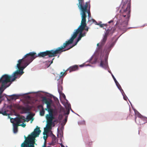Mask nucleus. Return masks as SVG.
Returning <instances> with one entry per match:
<instances>
[{
  "mask_svg": "<svg viewBox=\"0 0 147 147\" xmlns=\"http://www.w3.org/2000/svg\"><path fill=\"white\" fill-rule=\"evenodd\" d=\"M63 48L58 47L55 50L40 52L38 54L34 52H30L25 55L22 59L19 60L17 64H29L34 59L38 57H43L47 55H48L49 57L56 56L57 54L61 53V51Z\"/></svg>",
  "mask_w": 147,
  "mask_h": 147,
  "instance_id": "f257e3e1",
  "label": "nucleus"
},
{
  "mask_svg": "<svg viewBox=\"0 0 147 147\" xmlns=\"http://www.w3.org/2000/svg\"><path fill=\"white\" fill-rule=\"evenodd\" d=\"M85 15L84 12L82 16V20L81 21V25L79 26L78 29L76 30V31L74 32L70 39L68 41L66 42V43L65 44L63 47H65L66 46L72 43L74 40L76 38L77 35L79 33H80V34L78 38L79 40H80L82 37L86 36V32H84L82 33L83 31L84 30V28L86 27V25H87L86 23V20L85 19Z\"/></svg>",
  "mask_w": 147,
  "mask_h": 147,
  "instance_id": "f03ea898",
  "label": "nucleus"
},
{
  "mask_svg": "<svg viewBox=\"0 0 147 147\" xmlns=\"http://www.w3.org/2000/svg\"><path fill=\"white\" fill-rule=\"evenodd\" d=\"M41 131L40 128L37 126L34 129V132L31 134V135L29 136L21 145V147H34V142L31 141L32 138H35L38 136Z\"/></svg>",
  "mask_w": 147,
  "mask_h": 147,
  "instance_id": "7ed1b4c3",
  "label": "nucleus"
},
{
  "mask_svg": "<svg viewBox=\"0 0 147 147\" xmlns=\"http://www.w3.org/2000/svg\"><path fill=\"white\" fill-rule=\"evenodd\" d=\"M78 1H79L78 5V7L81 10L82 12V13L81 14H82V16L84 12L85 15V19H86V12L88 13V17H91V13L90 11V5L89 9H87L89 3L86 2L84 5H82L84 3V0H78Z\"/></svg>",
  "mask_w": 147,
  "mask_h": 147,
  "instance_id": "20e7f679",
  "label": "nucleus"
},
{
  "mask_svg": "<svg viewBox=\"0 0 147 147\" xmlns=\"http://www.w3.org/2000/svg\"><path fill=\"white\" fill-rule=\"evenodd\" d=\"M108 57L107 56H101L99 59L97 56H93L90 60V62L92 64L99 63L100 64H107L108 63Z\"/></svg>",
  "mask_w": 147,
  "mask_h": 147,
  "instance_id": "39448f33",
  "label": "nucleus"
},
{
  "mask_svg": "<svg viewBox=\"0 0 147 147\" xmlns=\"http://www.w3.org/2000/svg\"><path fill=\"white\" fill-rule=\"evenodd\" d=\"M115 27H112L111 29H108L106 31L104 36L101 42L97 44V46H99V49H101L102 46L105 44L107 39L108 35H112L115 32Z\"/></svg>",
  "mask_w": 147,
  "mask_h": 147,
  "instance_id": "423d86ee",
  "label": "nucleus"
},
{
  "mask_svg": "<svg viewBox=\"0 0 147 147\" xmlns=\"http://www.w3.org/2000/svg\"><path fill=\"white\" fill-rule=\"evenodd\" d=\"M126 4L124 3L122 7V9L120 10L121 13H122V15L124 17H126L127 20H128L130 17V13L131 3L130 2H129L127 5L125 9Z\"/></svg>",
  "mask_w": 147,
  "mask_h": 147,
  "instance_id": "0eeeda50",
  "label": "nucleus"
},
{
  "mask_svg": "<svg viewBox=\"0 0 147 147\" xmlns=\"http://www.w3.org/2000/svg\"><path fill=\"white\" fill-rule=\"evenodd\" d=\"M78 66L77 65H75L70 67L69 68L67 69L65 71V72H61L60 73V75H59V77L61 78L62 76H64L66 75L67 73H66V71L69 70V72L75 71L78 69Z\"/></svg>",
  "mask_w": 147,
  "mask_h": 147,
  "instance_id": "6e6552de",
  "label": "nucleus"
},
{
  "mask_svg": "<svg viewBox=\"0 0 147 147\" xmlns=\"http://www.w3.org/2000/svg\"><path fill=\"white\" fill-rule=\"evenodd\" d=\"M45 110L47 111L49 113V114L46 115V119H54L55 118L53 115V109H45Z\"/></svg>",
  "mask_w": 147,
  "mask_h": 147,
  "instance_id": "1a4fd4ad",
  "label": "nucleus"
},
{
  "mask_svg": "<svg viewBox=\"0 0 147 147\" xmlns=\"http://www.w3.org/2000/svg\"><path fill=\"white\" fill-rule=\"evenodd\" d=\"M14 120L16 122V123H13L15 124H17V125H19V124L22 122H25L26 121L25 117L23 116H20L15 118L14 119Z\"/></svg>",
  "mask_w": 147,
  "mask_h": 147,
  "instance_id": "9d476101",
  "label": "nucleus"
},
{
  "mask_svg": "<svg viewBox=\"0 0 147 147\" xmlns=\"http://www.w3.org/2000/svg\"><path fill=\"white\" fill-rule=\"evenodd\" d=\"M80 40H78V39H77V41L75 43V44L74 45H73L72 46H71V47H70L69 48H67V49H66V48L68 46V45H68L67 46H65V47H63L64 46V45H65V43H66V42H67L68 41H66L65 43H63V45L62 46H61L60 47H59V48H61V47H63V49L61 50V53L62 52H64V51H67L68 50H69V49H70L71 48H72L73 47H74V46L75 45H77V44L78 42Z\"/></svg>",
  "mask_w": 147,
  "mask_h": 147,
  "instance_id": "9b49d317",
  "label": "nucleus"
},
{
  "mask_svg": "<svg viewBox=\"0 0 147 147\" xmlns=\"http://www.w3.org/2000/svg\"><path fill=\"white\" fill-rule=\"evenodd\" d=\"M42 101L47 105V108L46 109H51V105L52 103L51 100H48L46 97H44L42 98Z\"/></svg>",
  "mask_w": 147,
  "mask_h": 147,
  "instance_id": "f8f14e48",
  "label": "nucleus"
},
{
  "mask_svg": "<svg viewBox=\"0 0 147 147\" xmlns=\"http://www.w3.org/2000/svg\"><path fill=\"white\" fill-rule=\"evenodd\" d=\"M47 124L46 126V129L49 130L51 128V126L53 124V119H46Z\"/></svg>",
  "mask_w": 147,
  "mask_h": 147,
  "instance_id": "ddd939ff",
  "label": "nucleus"
},
{
  "mask_svg": "<svg viewBox=\"0 0 147 147\" xmlns=\"http://www.w3.org/2000/svg\"><path fill=\"white\" fill-rule=\"evenodd\" d=\"M20 109L23 111L24 113H27L30 110V109L28 107H21Z\"/></svg>",
  "mask_w": 147,
  "mask_h": 147,
  "instance_id": "4468645a",
  "label": "nucleus"
},
{
  "mask_svg": "<svg viewBox=\"0 0 147 147\" xmlns=\"http://www.w3.org/2000/svg\"><path fill=\"white\" fill-rule=\"evenodd\" d=\"M20 96V95L17 94H13L9 96L10 100H16Z\"/></svg>",
  "mask_w": 147,
  "mask_h": 147,
  "instance_id": "2eb2a0df",
  "label": "nucleus"
},
{
  "mask_svg": "<svg viewBox=\"0 0 147 147\" xmlns=\"http://www.w3.org/2000/svg\"><path fill=\"white\" fill-rule=\"evenodd\" d=\"M19 125H17V124H15L13 123V131L15 133H16L18 131V127L19 126Z\"/></svg>",
  "mask_w": 147,
  "mask_h": 147,
  "instance_id": "dca6fc26",
  "label": "nucleus"
},
{
  "mask_svg": "<svg viewBox=\"0 0 147 147\" xmlns=\"http://www.w3.org/2000/svg\"><path fill=\"white\" fill-rule=\"evenodd\" d=\"M115 45V42H112L110 45L109 47L108 48V51L107 52H109L111 50V48L113 47Z\"/></svg>",
  "mask_w": 147,
  "mask_h": 147,
  "instance_id": "f3484780",
  "label": "nucleus"
},
{
  "mask_svg": "<svg viewBox=\"0 0 147 147\" xmlns=\"http://www.w3.org/2000/svg\"><path fill=\"white\" fill-rule=\"evenodd\" d=\"M45 113V109H43L40 111V115L41 116H43Z\"/></svg>",
  "mask_w": 147,
  "mask_h": 147,
  "instance_id": "a211bd4d",
  "label": "nucleus"
},
{
  "mask_svg": "<svg viewBox=\"0 0 147 147\" xmlns=\"http://www.w3.org/2000/svg\"><path fill=\"white\" fill-rule=\"evenodd\" d=\"M32 116L31 115H28L26 119L27 120H26V121L27 122H28L29 121L30 119H32Z\"/></svg>",
  "mask_w": 147,
  "mask_h": 147,
  "instance_id": "6ab92c4d",
  "label": "nucleus"
},
{
  "mask_svg": "<svg viewBox=\"0 0 147 147\" xmlns=\"http://www.w3.org/2000/svg\"><path fill=\"white\" fill-rule=\"evenodd\" d=\"M68 108L67 109V112L66 113H65V114L68 115L70 111H69V107H70V105H68Z\"/></svg>",
  "mask_w": 147,
  "mask_h": 147,
  "instance_id": "aec40b11",
  "label": "nucleus"
},
{
  "mask_svg": "<svg viewBox=\"0 0 147 147\" xmlns=\"http://www.w3.org/2000/svg\"><path fill=\"white\" fill-rule=\"evenodd\" d=\"M137 116L140 118H141L142 120H144V119L142 116L141 115V114H140L139 112H138V114H137Z\"/></svg>",
  "mask_w": 147,
  "mask_h": 147,
  "instance_id": "412c9836",
  "label": "nucleus"
},
{
  "mask_svg": "<svg viewBox=\"0 0 147 147\" xmlns=\"http://www.w3.org/2000/svg\"><path fill=\"white\" fill-rule=\"evenodd\" d=\"M54 58H53V59H52V60L51 61H47L46 62L47 63H49L50 62V63L49 64H52L53 63V60H54Z\"/></svg>",
  "mask_w": 147,
  "mask_h": 147,
  "instance_id": "4be33fe9",
  "label": "nucleus"
},
{
  "mask_svg": "<svg viewBox=\"0 0 147 147\" xmlns=\"http://www.w3.org/2000/svg\"><path fill=\"white\" fill-rule=\"evenodd\" d=\"M19 126H21L22 127H24L26 126V124L24 123H23L22 124H19Z\"/></svg>",
  "mask_w": 147,
  "mask_h": 147,
  "instance_id": "5701e85b",
  "label": "nucleus"
},
{
  "mask_svg": "<svg viewBox=\"0 0 147 147\" xmlns=\"http://www.w3.org/2000/svg\"><path fill=\"white\" fill-rule=\"evenodd\" d=\"M107 26V24H101L100 25V26L101 27H103L104 26Z\"/></svg>",
  "mask_w": 147,
  "mask_h": 147,
  "instance_id": "b1692460",
  "label": "nucleus"
},
{
  "mask_svg": "<svg viewBox=\"0 0 147 147\" xmlns=\"http://www.w3.org/2000/svg\"><path fill=\"white\" fill-rule=\"evenodd\" d=\"M100 67H107L108 65H100Z\"/></svg>",
  "mask_w": 147,
  "mask_h": 147,
  "instance_id": "393cba45",
  "label": "nucleus"
},
{
  "mask_svg": "<svg viewBox=\"0 0 147 147\" xmlns=\"http://www.w3.org/2000/svg\"><path fill=\"white\" fill-rule=\"evenodd\" d=\"M88 29H89V28L88 27H87L86 26V27H85V28H84V30H86L87 32H88Z\"/></svg>",
  "mask_w": 147,
  "mask_h": 147,
  "instance_id": "a878e982",
  "label": "nucleus"
},
{
  "mask_svg": "<svg viewBox=\"0 0 147 147\" xmlns=\"http://www.w3.org/2000/svg\"><path fill=\"white\" fill-rule=\"evenodd\" d=\"M112 77L113 79V80H114L115 82H117V81L116 79H115V77L113 75H112Z\"/></svg>",
  "mask_w": 147,
  "mask_h": 147,
  "instance_id": "bb28decb",
  "label": "nucleus"
},
{
  "mask_svg": "<svg viewBox=\"0 0 147 147\" xmlns=\"http://www.w3.org/2000/svg\"><path fill=\"white\" fill-rule=\"evenodd\" d=\"M119 86H117V87H118V88H119V89L120 90H122V91H123V90H122V88H121V86H120V85L119 84Z\"/></svg>",
  "mask_w": 147,
  "mask_h": 147,
  "instance_id": "cd10ccee",
  "label": "nucleus"
},
{
  "mask_svg": "<svg viewBox=\"0 0 147 147\" xmlns=\"http://www.w3.org/2000/svg\"><path fill=\"white\" fill-rule=\"evenodd\" d=\"M38 108L40 107V108H42V109H44V108L43 107V106L42 105H39L38 106Z\"/></svg>",
  "mask_w": 147,
  "mask_h": 147,
  "instance_id": "c85d7f7f",
  "label": "nucleus"
},
{
  "mask_svg": "<svg viewBox=\"0 0 147 147\" xmlns=\"http://www.w3.org/2000/svg\"><path fill=\"white\" fill-rule=\"evenodd\" d=\"M47 136H43V138L45 140V141L46 140L47 138Z\"/></svg>",
  "mask_w": 147,
  "mask_h": 147,
  "instance_id": "c756f323",
  "label": "nucleus"
},
{
  "mask_svg": "<svg viewBox=\"0 0 147 147\" xmlns=\"http://www.w3.org/2000/svg\"><path fill=\"white\" fill-rule=\"evenodd\" d=\"M91 65H80V66L81 67H82L84 66L85 65L86 66L87 65H90V66Z\"/></svg>",
  "mask_w": 147,
  "mask_h": 147,
  "instance_id": "7c9ffc66",
  "label": "nucleus"
},
{
  "mask_svg": "<svg viewBox=\"0 0 147 147\" xmlns=\"http://www.w3.org/2000/svg\"><path fill=\"white\" fill-rule=\"evenodd\" d=\"M124 22L125 23V25H124V26H126L127 25V22L125 21V22Z\"/></svg>",
  "mask_w": 147,
  "mask_h": 147,
  "instance_id": "2f4dec72",
  "label": "nucleus"
},
{
  "mask_svg": "<svg viewBox=\"0 0 147 147\" xmlns=\"http://www.w3.org/2000/svg\"><path fill=\"white\" fill-rule=\"evenodd\" d=\"M50 65H45V69L46 68L50 66Z\"/></svg>",
  "mask_w": 147,
  "mask_h": 147,
  "instance_id": "473e14b6",
  "label": "nucleus"
},
{
  "mask_svg": "<svg viewBox=\"0 0 147 147\" xmlns=\"http://www.w3.org/2000/svg\"><path fill=\"white\" fill-rule=\"evenodd\" d=\"M91 21L92 22V23L96 22V23H97L96 22L94 19H92Z\"/></svg>",
  "mask_w": 147,
  "mask_h": 147,
  "instance_id": "72a5a7b5",
  "label": "nucleus"
},
{
  "mask_svg": "<svg viewBox=\"0 0 147 147\" xmlns=\"http://www.w3.org/2000/svg\"><path fill=\"white\" fill-rule=\"evenodd\" d=\"M113 20H111L110 21L108 22L109 23H113Z\"/></svg>",
  "mask_w": 147,
  "mask_h": 147,
  "instance_id": "f704fd0d",
  "label": "nucleus"
},
{
  "mask_svg": "<svg viewBox=\"0 0 147 147\" xmlns=\"http://www.w3.org/2000/svg\"><path fill=\"white\" fill-rule=\"evenodd\" d=\"M97 23V24H97V25H99V26H100V24H101V22H100V23Z\"/></svg>",
  "mask_w": 147,
  "mask_h": 147,
  "instance_id": "c9c22d12",
  "label": "nucleus"
},
{
  "mask_svg": "<svg viewBox=\"0 0 147 147\" xmlns=\"http://www.w3.org/2000/svg\"><path fill=\"white\" fill-rule=\"evenodd\" d=\"M58 91L59 93H60L61 92V90L59 89H58Z\"/></svg>",
  "mask_w": 147,
  "mask_h": 147,
  "instance_id": "e433bc0d",
  "label": "nucleus"
},
{
  "mask_svg": "<svg viewBox=\"0 0 147 147\" xmlns=\"http://www.w3.org/2000/svg\"><path fill=\"white\" fill-rule=\"evenodd\" d=\"M115 83H116V84L117 86H118V84L119 85V84L118 83V82H115Z\"/></svg>",
  "mask_w": 147,
  "mask_h": 147,
  "instance_id": "4c0bfd02",
  "label": "nucleus"
},
{
  "mask_svg": "<svg viewBox=\"0 0 147 147\" xmlns=\"http://www.w3.org/2000/svg\"><path fill=\"white\" fill-rule=\"evenodd\" d=\"M123 98H124V99L125 100H127V97H125V96H124L123 97Z\"/></svg>",
  "mask_w": 147,
  "mask_h": 147,
  "instance_id": "58836bf2",
  "label": "nucleus"
},
{
  "mask_svg": "<svg viewBox=\"0 0 147 147\" xmlns=\"http://www.w3.org/2000/svg\"><path fill=\"white\" fill-rule=\"evenodd\" d=\"M31 123H32V121H33V120H34V119L33 118V117H32V119H31Z\"/></svg>",
  "mask_w": 147,
  "mask_h": 147,
  "instance_id": "ea45409f",
  "label": "nucleus"
},
{
  "mask_svg": "<svg viewBox=\"0 0 147 147\" xmlns=\"http://www.w3.org/2000/svg\"><path fill=\"white\" fill-rule=\"evenodd\" d=\"M44 144H45L46 145V141L45 140V142H44Z\"/></svg>",
  "mask_w": 147,
  "mask_h": 147,
  "instance_id": "a19ab883",
  "label": "nucleus"
},
{
  "mask_svg": "<svg viewBox=\"0 0 147 147\" xmlns=\"http://www.w3.org/2000/svg\"><path fill=\"white\" fill-rule=\"evenodd\" d=\"M46 145L45 144H44L42 147H46Z\"/></svg>",
  "mask_w": 147,
  "mask_h": 147,
  "instance_id": "79ce46f5",
  "label": "nucleus"
},
{
  "mask_svg": "<svg viewBox=\"0 0 147 147\" xmlns=\"http://www.w3.org/2000/svg\"><path fill=\"white\" fill-rule=\"evenodd\" d=\"M65 121H66V122L67 121V118H65Z\"/></svg>",
  "mask_w": 147,
  "mask_h": 147,
  "instance_id": "37998d69",
  "label": "nucleus"
},
{
  "mask_svg": "<svg viewBox=\"0 0 147 147\" xmlns=\"http://www.w3.org/2000/svg\"><path fill=\"white\" fill-rule=\"evenodd\" d=\"M61 147H64V146L62 144L61 145Z\"/></svg>",
  "mask_w": 147,
  "mask_h": 147,
  "instance_id": "c03bdc74",
  "label": "nucleus"
},
{
  "mask_svg": "<svg viewBox=\"0 0 147 147\" xmlns=\"http://www.w3.org/2000/svg\"><path fill=\"white\" fill-rule=\"evenodd\" d=\"M136 117L135 119V121L136 122Z\"/></svg>",
  "mask_w": 147,
  "mask_h": 147,
  "instance_id": "a18cd8bd",
  "label": "nucleus"
},
{
  "mask_svg": "<svg viewBox=\"0 0 147 147\" xmlns=\"http://www.w3.org/2000/svg\"><path fill=\"white\" fill-rule=\"evenodd\" d=\"M43 135H45V132H43Z\"/></svg>",
  "mask_w": 147,
  "mask_h": 147,
  "instance_id": "49530a36",
  "label": "nucleus"
},
{
  "mask_svg": "<svg viewBox=\"0 0 147 147\" xmlns=\"http://www.w3.org/2000/svg\"><path fill=\"white\" fill-rule=\"evenodd\" d=\"M129 111H130V112L131 113V110H130V109H129Z\"/></svg>",
  "mask_w": 147,
  "mask_h": 147,
  "instance_id": "de8ad7c7",
  "label": "nucleus"
},
{
  "mask_svg": "<svg viewBox=\"0 0 147 147\" xmlns=\"http://www.w3.org/2000/svg\"><path fill=\"white\" fill-rule=\"evenodd\" d=\"M64 97H65V95H64Z\"/></svg>",
  "mask_w": 147,
  "mask_h": 147,
  "instance_id": "09e8293b",
  "label": "nucleus"
},
{
  "mask_svg": "<svg viewBox=\"0 0 147 147\" xmlns=\"http://www.w3.org/2000/svg\"><path fill=\"white\" fill-rule=\"evenodd\" d=\"M90 144V143H89V144Z\"/></svg>",
  "mask_w": 147,
  "mask_h": 147,
  "instance_id": "8fccbe9b",
  "label": "nucleus"
},
{
  "mask_svg": "<svg viewBox=\"0 0 147 147\" xmlns=\"http://www.w3.org/2000/svg\"><path fill=\"white\" fill-rule=\"evenodd\" d=\"M118 86H119V85L118 84Z\"/></svg>",
  "mask_w": 147,
  "mask_h": 147,
  "instance_id": "3c124183",
  "label": "nucleus"
},
{
  "mask_svg": "<svg viewBox=\"0 0 147 147\" xmlns=\"http://www.w3.org/2000/svg\"><path fill=\"white\" fill-rule=\"evenodd\" d=\"M118 86H119V85L118 84Z\"/></svg>",
  "mask_w": 147,
  "mask_h": 147,
  "instance_id": "603ef678",
  "label": "nucleus"
},
{
  "mask_svg": "<svg viewBox=\"0 0 147 147\" xmlns=\"http://www.w3.org/2000/svg\"><path fill=\"white\" fill-rule=\"evenodd\" d=\"M82 64L84 65V63H83Z\"/></svg>",
  "mask_w": 147,
  "mask_h": 147,
  "instance_id": "864d4df0",
  "label": "nucleus"
}]
</instances>
